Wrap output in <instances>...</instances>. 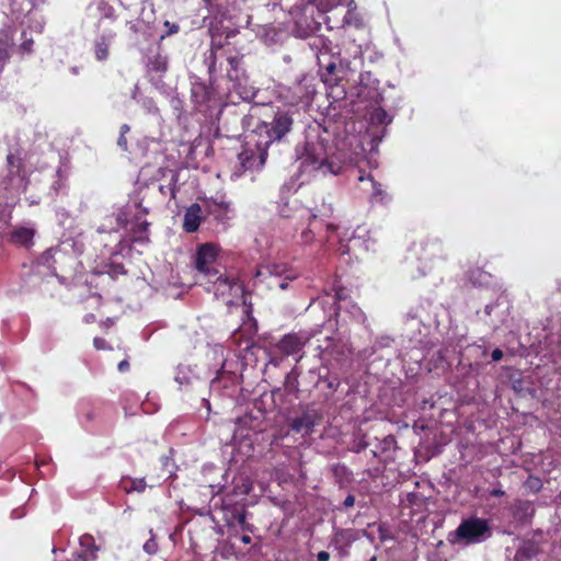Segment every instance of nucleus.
Listing matches in <instances>:
<instances>
[{"label":"nucleus","instance_id":"f257e3e1","mask_svg":"<svg viewBox=\"0 0 561 561\" xmlns=\"http://www.w3.org/2000/svg\"><path fill=\"white\" fill-rule=\"evenodd\" d=\"M331 149L329 140L321 134H308L304 151L299 156L301 168L306 172L323 170L324 173L339 174L342 165L330 157Z\"/></svg>","mask_w":561,"mask_h":561},{"label":"nucleus","instance_id":"f03ea898","mask_svg":"<svg viewBox=\"0 0 561 561\" xmlns=\"http://www.w3.org/2000/svg\"><path fill=\"white\" fill-rule=\"evenodd\" d=\"M219 247L215 243L207 242L198 247L196 252L195 265L196 270L205 274L215 286V295H225L236 285V279L222 274L213 267L216 262Z\"/></svg>","mask_w":561,"mask_h":561},{"label":"nucleus","instance_id":"7ed1b4c3","mask_svg":"<svg viewBox=\"0 0 561 561\" xmlns=\"http://www.w3.org/2000/svg\"><path fill=\"white\" fill-rule=\"evenodd\" d=\"M294 117L289 111H277L271 122H262L252 131L253 138L260 140L261 146L271 147L282 141L293 129Z\"/></svg>","mask_w":561,"mask_h":561},{"label":"nucleus","instance_id":"20e7f679","mask_svg":"<svg viewBox=\"0 0 561 561\" xmlns=\"http://www.w3.org/2000/svg\"><path fill=\"white\" fill-rule=\"evenodd\" d=\"M492 536L490 522L485 518L471 516L460 522L458 527L449 533L448 541L451 545L480 543Z\"/></svg>","mask_w":561,"mask_h":561},{"label":"nucleus","instance_id":"39448f33","mask_svg":"<svg viewBox=\"0 0 561 561\" xmlns=\"http://www.w3.org/2000/svg\"><path fill=\"white\" fill-rule=\"evenodd\" d=\"M168 173L170 179L167 185L152 184L151 186L147 187L139 202V210H152L160 207L167 201L169 203L171 199L176 198L178 174L173 170H169Z\"/></svg>","mask_w":561,"mask_h":561},{"label":"nucleus","instance_id":"423d86ee","mask_svg":"<svg viewBox=\"0 0 561 561\" xmlns=\"http://www.w3.org/2000/svg\"><path fill=\"white\" fill-rule=\"evenodd\" d=\"M268 147H263L257 138L251 134L242 151L238 154L239 162L244 171L260 170L267 159Z\"/></svg>","mask_w":561,"mask_h":561},{"label":"nucleus","instance_id":"0eeeda50","mask_svg":"<svg viewBox=\"0 0 561 561\" xmlns=\"http://www.w3.org/2000/svg\"><path fill=\"white\" fill-rule=\"evenodd\" d=\"M227 79L232 82V89L242 94L245 92L248 85V75L243 67V55L237 51L234 47L230 55L227 56L226 67Z\"/></svg>","mask_w":561,"mask_h":561},{"label":"nucleus","instance_id":"6e6552de","mask_svg":"<svg viewBox=\"0 0 561 561\" xmlns=\"http://www.w3.org/2000/svg\"><path fill=\"white\" fill-rule=\"evenodd\" d=\"M231 50L232 47L230 45L211 43L210 49L204 58L210 82H216L218 72L225 69L227 56L230 55Z\"/></svg>","mask_w":561,"mask_h":561},{"label":"nucleus","instance_id":"1a4fd4ad","mask_svg":"<svg viewBox=\"0 0 561 561\" xmlns=\"http://www.w3.org/2000/svg\"><path fill=\"white\" fill-rule=\"evenodd\" d=\"M222 514L227 527L240 526L245 533H253L254 526L247 522L248 512L243 504L224 503Z\"/></svg>","mask_w":561,"mask_h":561},{"label":"nucleus","instance_id":"9d476101","mask_svg":"<svg viewBox=\"0 0 561 561\" xmlns=\"http://www.w3.org/2000/svg\"><path fill=\"white\" fill-rule=\"evenodd\" d=\"M319 420L320 415L316 410H306L289 421V427L297 434L310 435Z\"/></svg>","mask_w":561,"mask_h":561},{"label":"nucleus","instance_id":"9b49d317","mask_svg":"<svg viewBox=\"0 0 561 561\" xmlns=\"http://www.w3.org/2000/svg\"><path fill=\"white\" fill-rule=\"evenodd\" d=\"M309 339L306 336H302L299 333H288L285 334L277 343L274 345L276 346V350L282 354L286 356L296 355L308 343Z\"/></svg>","mask_w":561,"mask_h":561},{"label":"nucleus","instance_id":"f8f14e48","mask_svg":"<svg viewBox=\"0 0 561 561\" xmlns=\"http://www.w3.org/2000/svg\"><path fill=\"white\" fill-rule=\"evenodd\" d=\"M8 178L13 188L20 190L26 186L25 171L22 159L13 153L7 156Z\"/></svg>","mask_w":561,"mask_h":561},{"label":"nucleus","instance_id":"ddd939ff","mask_svg":"<svg viewBox=\"0 0 561 561\" xmlns=\"http://www.w3.org/2000/svg\"><path fill=\"white\" fill-rule=\"evenodd\" d=\"M80 550L73 556L77 561H95L98 559L99 546L95 545L93 536L84 534L79 539Z\"/></svg>","mask_w":561,"mask_h":561},{"label":"nucleus","instance_id":"4468645a","mask_svg":"<svg viewBox=\"0 0 561 561\" xmlns=\"http://www.w3.org/2000/svg\"><path fill=\"white\" fill-rule=\"evenodd\" d=\"M191 98L195 106L202 111L203 107H209V102L214 99V89L204 82H195L192 85Z\"/></svg>","mask_w":561,"mask_h":561},{"label":"nucleus","instance_id":"2eb2a0df","mask_svg":"<svg viewBox=\"0 0 561 561\" xmlns=\"http://www.w3.org/2000/svg\"><path fill=\"white\" fill-rule=\"evenodd\" d=\"M540 551L541 545L539 541L534 538L523 539L515 552L514 561H531Z\"/></svg>","mask_w":561,"mask_h":561},{"label":"nucleus","instance_id":"dca6fc26","mask_svg":"<svg viewBox=\"0 0 561 561\" xmlns=\"http://www.w3.org/2000/svg\"><path fill=\"white\" fill-rule=\"evenodd\" d=\"M14 42V30L5 26L0 30V72L3 71L5 64L10 59L9 49Z\"/></svg>","mask_w":561,"mask_h":561},{"label":"nucleus","instance_id":"f3484780","mask_svg":"<svg viewBox=\"0 0 561 561\" xmlns=\"http://www.w3.org/2000/svg\"><path fill=\"white\" fill-rule=\"evenodd\" d=\"M35 230L30 227H16L9 233V241L18 245L28 247L33 242Z\"/></svg>","mask_w":561,"mask_h":561},{"label":"nucleus","instance_id":"a211bd4d","mask_svg":"<svg viewBox=\"0 0 561 561\" xmlns=\"http://www.w3.org/2000/svg\"><path fill=\"white\" fill-rule=\"evenodd\" d=\"M535 514L531 502L519 500L513 506V517L519 522H528Z\"/></svg>","mask_w":561,"mask_h":561},{"label":"nucleus","instance_id":"6ab92c4d","mask_svg":"<svg viewBox=\"0 0 561 561\" xmlns=\"http://www.w3.org/2000/svg\"><path fill=\"white\" fill-rule=\"evenodd\" d=\"M119 488L125 493H142L145 492L147 488V483L145 478H130V477H123L119 481Z\"/></svg>","mask_w":561,"mask_h":561},{"label":"nucleus","instance_id":"aec40b11","mask_svg":"<svg viewBox=\"0 0 561 561\" xmlns=\"http://www.w3.org/2000/svg\"><path fill=\"white\" fill-rule=\"evenodd\" d=\"M264 273L275 276L284 277L285 279H295L296 275L287 268L285 264H270L264 266Z\"/></svg>","mask_w":561,"mask_h":561},{"label":"nucleus","instance_id":"412c9836","mask_svg":"<svg viewBox=\"0 0 561 561\" xmlns=\"http://www.w3.org/2000/svg\"><path fill=\"white\" fill-rule=\"evenodd\" d=\"M94 55L96 60L104 61L110 56V39L102 35L94 43Z\"/></svg>","mask_w":561,"mask_h":561},{"label":"nucleus","instance_id":"4be33fe9","mask_svg":"<svg viewBox=\"0 0 561 561\" xmlns=\"http://www.w3.org/2000/svg\"><path fill=\"white\" fill-rule=\"evenodd\" d=\"M299 376L300 371L296 366L286 375L284 387L288 393H297L299 391Z\"/></svg>","mask_w":561,"mask_h":561},{"label":"nucleus","instance_id":"5701e85b","mask_svg":"<svg viewBox=\"0 0 561 561\" xmlns=\"http://www.w3.org/2000/svg\"><path fill=\"white\" fill-rule=\"evenodd\" d=\"M202 220L203 217H201L198 213H185L183 220L184 231L187 233L195 232L201 226Z\"/></svg>","mask_w":561,"mask_h":561},{"label":"nucleus","instance_id":"b1692460","mask_svg":"<svg viewBox=\"0 0 561 561\" xmlns=\"http://www.w3.org/2000/svg\"><path fill=\"white\" fill-rule=\"evenodd\" d=\"M359 182L368 181L373 188V197L377 201H382L386 196L385 191L381 187V184L377 183L370 174L367 175H359L358 176Z\"/></svg>","mask_w":561,"mask_h":561},{"label":"nucleus","instance_id":"393cba45","mask_svg":"<svg viewBox=\"0 0 561 561\" xmlns=\"http://www.w3.org/2000/svg\"><path fill=\"white\" fill-rule=\"evenodd\" d=\"M267 356H268V364H270V365H273V366H275V367H278V366L282 364V362H283V359H284V357H285L286 355H282V354L276 350V346H275V345H273V346H271V347L268 348V351H267Z\"/></svg>","mask_w":561,"mask_h":561},{"label":"nucleus","instance_id":"a878e982","mask_svg":"<svg viewBox=\"0 0 561 561\" xmlns=\"http://www.w3.org/2000/svg\"><path fill=\"white\" fill-rule=\"evenodd\" d=\"M319 379L323 382H325V386L327 388L331 391V392H335L339 387H340V379L339 377H323V376H319Z\"/></svg>","mask_w":561,"mask_h":561},{"label":"nucleus","instance_id":"bb28decb","mask_svg":"<svg viewBox=\"0 0 561 561\" xmlns=\"http://www.w3.org/2000/svg\"><path fill=\"white\" fill-rule=\"evenodd\" d=\"M26 33H22L23 42L19 46V50L22 54H31L33 51L34 41L33 38L25 37Z\"/></svg>","mask_w":561,"mask_h":561},{"label":"nucleus","instance_id":"cd10ccee","mask_svg":"<svg viewBox=\"0 0 561 561\" xmlns=\"http://www.w3.org/2000/svg\"><path fill=\"white\" fill-rule=\"evenodd\" d=\"M211 201L214 205L220 208V210H228L231 205L229 201H226V197L222 194H217L215 197H211Z\"/></svg>","mask_w":561,"mask_h":561},{"label":"nucleus","instance_id":"c85d7f7f","mask_svg":"<svg viewBox=\"0 0 561 561\" xmlns=\"http://www.w3.org/2000/svg\"><path fill=\"white\" fill-rule=\"evenodd\" d=\"M130 130V127L127 124H123L121 126V136L117 140V145L124 149L127 148V140L125 137V134H127Z\"/></svg>","mask_w":561,"mask_h":561},{"label":"nucleus","instance_id":"c756f323","mask_svg":"<svg viewBox=\"0 0 561 561\" xmlns=\"http://www.w3.org/2000/svg\"><path fill=\"white\" fill-rule=\"evenodd\" d=\"M388 114L383 108H377L373 114V119L379 124L387 123Z\"/></svg>","mask_w":561,"mask_h":561},{"label":"nucleus","instance_id":"7c9ffc66","mask_svg":"<svg viewBox=\"0 0 561 561\" xmlns=\"http://www.w3.org/2000/svg\"><path fill=\"white\" fill-rule=\"evenodd\" d=\"M164 27H167V32L164 35L161 36V38L176 34L180 31V26L175 23H171L170 21L164 22Z\"/></svg>","mask_w":561,"mask_h":561},{"label":"nucleus","instance_id":"2f4dec72","mask_svg":"<svg viewBox=\"0 0 561 561\" xmlns=\"http://www.w3.org/2000/svg\"><path fill=\"white\" fill-rule=\"evenodd\" d=\"M350 49L352 50V56L354 59L363 57L362 46L355 44L354 42L350 43Z\"/></svg>","mask_w":561,"mask_h":561},{"label":"nucleus","instance_id":"473e14b6","mask_svg":"<svg viewBox=\"0 0 561 561\" xmlns=\"http://www.w3.org/2000/svg\"><path fill=\"white\" fill-rule=\"evenodd\" d=\"M93 345L96 350H107L108 344L103 337H94Z\"/></svg>","mask_w":561,"mask_h":561},{"label":"nucleus","instance_id":"72a5a7b5","mask_svg":"<svg viewBox=\"0 0 561 561\" xmlns=\"http://www.w3.org/2000/svg\"><path fill=\"white\" fill-rule=\"evenodd\" d=\"M355 504V496L353 494H348L342 503V507L347 510L353 507Z\"/></svg>","mask_w":561,"mask_h":561},{"label":"nucleus","instance_id":"f704fd0d","mask_svg":"<svg viewBox=\"0 0 561 561\" xmlns=\"http://www.w3.org/2000/svg\"><path fill=\"white\" fill-rule=\"evenodd\" d=\"M340 55V66L345 67L346 69H351V60L346 56H342V53H339Z\"/></svg>","mask_w":561,"mask_h":561},{"label":"nucleus","instance_id":"c9c22d12","mask_svg":"<svg viewBox=\"0 0 561 561\" xmlns=\"http://www.w3.org/2000/svg\"><path fill=\"white\" fill-rule=\"evenodd\" d=\"M491 358L493 362H499L503 358V352L500 348H495L491 353Z\"/></svg>","mask_w":561,"mask_h":561},{"label":"nucleus","instance_id":"e433bc0d","mask_svg":"<svg viewBox=\"0 0 561 561\" xmlns=\"http://www.w3.org/2000/svg\"><path fill=\"white\" fill-rule=\"evenodd\" d=\"M335 298L337 300H344L346 298V290H345V288H342V287L336 288L335 289Z\"/></svg>","mask_w":561,"mask_h":561},{"label":"nucleus","instance_id":"4c0bfd02","mask_svg":"<svg viewBox=\"0 0 561 561\" xmlns=\"http://www.w3.org/2000/svg\"><path fill=\"white\" fill-rule=\"evenodd\" d=\"M117 368L121 373H126L129 369V362L127 359L121 360Z\"/></svg>","mask_w":561,"mask_h":561},{"label":"nucleus","instance_id":"58836bf2","mask_svg":"<svg viewBox=\"0 0 561 561\" xmlns=\"http://www.w3.org/2000/svg\"><path fill=\"white\" fill-rule=\"evenodd\" d=\"M489 494L492 497H501V496H503L505 494V492L502 489H500V488L499 489L495 488V489L490 490Z\"/></svg>","mask_w":561,"mask_h":561},{"label":"nucleus","instance_id":"ea45409f","mask_svg":"<svg viewBox=\"0 0 561 561\" xmlns=\"http://www.w3.org/2000/svg\"><path fill=\"white\" fill-rule=\"evenodd\" d=\"M318 561H329L330 560V553L327 551H320L317 554Z\"/></svg>","mask_w":561,"mask_h":561},{"label":"nucleus","instance_id":"a19ab883","mask_svg":"<svg viewBox=\"0 0 561 561\" xmlns=\"http://www.w3.org/2000/svg\"><path fill=\"white\" fill-rule=\"evenodd\" d=\"M148 226H149V224L147 221H141V222L137 224V230L136 231L140 232V233L146 232L147 229H148Z\"/></svg>","mask_w":561,"mask_h":561},{"label":"nucleus","instance_id":"79ce46f5","mask_svg":"<svg viewBox=\"0 0 561 561\" xmlns=\"http://www.w3.org/2000/svg\"><path fill=\"white\" fill-rule=\"evenodd\" d=\"M367 443H365L364 440H359L355 447H354V451L356 453H360L362 450H364L366 447H367Z\"/></svg>","mask_w":561,"mask_h":561},{"label":"nucleus","instance_id":"37998d69","mask_svg":"<svg viewBox=\"0 0 561 561\" xmlns=\"http://www.w3.org/2000/svg\"><path fill=\"white\" fill-rule=\"evenodd\" d=\"M497 306V304H490V305H486L485 308H484V312L486 316H491L493 309Z\"/></svg>","mask_w":561,"mask_h":561},{"label":"nucleus","instance_id":"c03bdc74","mask_svg":"<svg viewBox=\"0 0 561 561\" xmlns=\"http://www.w3.org/2000/svg\"><path fill=\"white\" fill-rule=\"evenodd\" d=\"M335 70H336V65L334 62H330L327 66V71L329 75H334Z\"/></svg>","mask_w":561,"mask_h":561},{"label":"nucleus","instance_id":"a18cd8bd","mask_svg":"<svg viewBox=\"0 0 561 561\" xmlns=\"http://www.w3.org/2000/svg\"><path fill=\"white\" fill-rule=\"evenodd\" d=\"M185 210H202L199 204L193 203L188 207H183Z\"/></svg>","mask_w":561,"mask_h":561},{"label":"nucleus","instance_id":"49530a36","mask_svg":"<svg viewBox=\"0 0 561 561\" xmlns=\"http://www.w3.org/2000/svg\"><path fill=\"white\" fill-rule=\"evenodd\" d=\"M250 533L248 534H244L243 536L240 537V540L244 543V545H249L251 543V537L249 536Z\"/></svg>","mask_w":561,"mask_h":561},{"label":"nucleus","instance_id":"de8ad7c7","mask_svg":"<svg viewBox=\"0 0 561 561\" xmlns=\"http://www.w3.org/2000/svg\"><path fill=\"white\" fill-rule=\"evenodd\" d=\"M427 247L432 248V249H438V250H442V244L440 243H437V242H432L430 244H427Z\"/></svg>","mask_w":561,"mask_h":561},{"label":"nucleus","instance_id":"09e8293b","mask_svg":"<svg viewBox=\"0 0 561 561\" xmlns=\"http://www.w3.org/2000/svg\"><path fill=\"white\" fill-rule=\"evenodd\" d=\"M286 280H287V279H285V278H284V280H282V282H279V283H278V287H279L280 289H283V290L287 288V283H286Z\"/></svg>","mask_w":561,"mask_h":561},{"label":"nucleus","instance_id":"8fccbe9b","mask_svg":"<svg viewBox=\"0 0 561 561\" xmlns=\"http://www.w3.org/2000/svg\"><path fill=\"white\" fill-rule=\"evenodd\" d=\"M126 213H118L117 217H116V221L119 224L121 221H123V216L125 215Z\"/></svg>","mask_w":561,"mask_h":561},{"label":"nucleus","instance_id":"3c124183","mask_svg":"<svg viewBox=\"0 0 561 561\" xmlns=\"http://www.w3.org/2000/svg\"><path fill=\"white\" fill-rule=\"evenodd\" d=\"M385 440L386 443L394 442V437L392 435H389Z\"/></svg>","mask_w":561,"mask_h":561},{"label":"nucleus","instance_id":"603ef678","mask_svg":"<svg viewBox=\"0 0 561 561\" xmlns=\"http://www.w3.org/2000/svg\"><path fill=\"white\" fill-rule=\"evenodd\" d=\"M316 218H317V215L313 214L311 217V221L309 222V226L313 225V222L316 221Z\"/></svg>","mask_w":561,"mask_h":561},{"label":"nucleus","instance_id":"864d4df0","mask_svg":"<svg viewBox=\"0 0 561 561\" xmlns=\"http://www.w3.org/2000/svg\"><path fill=\"white\" fill-rule=\"evenodd\" d=\"M328 229H330V230H337L339 228L335 227L334 225L330 224V225H328Z\"/></svg>","mask_w":561,"mask_h":561},{"label":"nucleus","instance_id":"5fc2aeb1","mask_svg":"<svg viewBox=\"0 0 561 561\" xmlns=\"http://www.w3.org/2000/svg\"><path fill=\"white\" fill-rule=\"evenodd\" d=\"M351 247L347 244L345 245V250H343V253H350Z\"/></svg>","mask_w":561,"mask_h":561},{"label":"nucleus","instance_id":"6e6d98bb","mask_svg":"<svg viewBox=\"0 0 561 561\" xmlns=\"http://www.w3.org/2000/svg\"><path fill=\"white\" fill-rule=\"evenodd\" d=\"M162 461H163V465H164V466H167V465H168V462H169V458H168V457H163V458H162Z\"/></svg>","mask_w":561,"mask_h":561},{"label":"nucleus","instance_id":"4d7b16f0","mask_svg":"<svg viewBox=\"0 0 561 561\" xmlns=\"http://www.w3.org/2000/svg\"><path fill=\"white\" fill-rule=\"evenodd\" d=\"M348 242H354L355 241V237L352 234L351 237L347 238Z\"/></svg>","mask_w":561,"mask_h":561},{"label":"nucleus","instance_id":"13d9d810","mask_svg":"<svg viewBox=\"0 0 561 561\" xmlns=\"http://www.w3.org/2000/svg\"><path fill=\"white\" fill-rule=\"evenodd\" d=\"M489 324H490L491 327H493L494 329H495V328H497V324H496V322H494V321H491Z\"/></svg>","mask_w":561,"mask_h":561},{"label":"nucleus","instance_id":"bf43d9fd","mask_svg":"<svg viewBox=\"0 0 561 561\" xmlns=\"http://www.w3.org/2000/svg\"><path fill=\"white\" fill-rule=\"evenodd\" d=\"M540 488H541L540 481L537 480V490H539Z\"/></svg>","mask_w":561,"mask_h":561}]
</instances>
